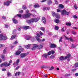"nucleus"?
Masks as SVG:
<instances>
[{"instance_id":"3c124183","label":"nucleus","mask_w":78,"mask_h":78,"mask_svg":"<svg viewBox=\"0 0 78 78\" xmlns=\"http://www.w3.org/2000/svg\"><path fill=\"white\" fill-rule=\"evenodd\" d=\"M51 51H49L48 53V55H51Z\"/></svg>"},{"instance_id":"72a5a7b5","label":"nucleus","mask_w":78,"mask_h":78,"mask_svg":"<svg viewBox=\"0 0 78 78\" xmlns=\"http://www.w3.org/2000/svg\"><path fill=\"white\" fill-rule=\"evenodd\" d=\"M74 7L75 9H78V6H77V5H76V4L74 5Z\"/></svg>"},{"instance_id":"603ef678","label":"nucleus","mask_w":78,"mask_h":78,"mask_svg":"<svg viewBox=\"0 0 78 78\" xmlns=\"http://www.w3.org/2000/svg\"><path fill=\"white\" fill-rule=\"evenodd\" d=\"M55 3L56 5H58V1H57V0H55Z\"/></svg>"},{"instance_id":"a878e982","label":"nucleus","mask_w":78,"mask_h":78,"mask_svg":"<svg viewBox=\"0 0 78 78\" xmlns=\"http://www.w3.org/2000/svg\"><path fill=\"white\" fill-rule=\"evenodd\" d=\"M21 53V51H18L16 52V55H19Z\"/></svg>"},{"instance_id":"ddd939ff","label":"nucleus","mask_w":78,"mask_h":78,"mask_svg":"<svg viewBox=\"0 0 78 78\" xmlns=\"http://www.w3.org/2000/svg\"><path fill=\"white\" fill-rule=\"evenodd\" d=\"M65 37L66 39H67V40H69L70 42H73V39H72V37L68 38L66 36H65Z\"/></svg>"},{"instance_id":"5fc2aeb1","label":"nucleus","mask_w":78,"mask_h":78,"mask_svg":"<svg viewBox=\"0 0 78 78\" xmlns=\"http://www.w3.org/2000/svg\"><path fill=\"white\" fill-rule=\"evenodd\" d=\"M57 12H61V10L60 9H57Z\"/></svg>"},{"instance_id":"423d86ee","label":"nucleus","mask_w":78,"mask_h":78,"mask_svg":"<svg viewBox=\"0 0 78 78\" xmlns=\"http://www.w3.org/2000/svg\"><path fill=\"white\" fill-rule=\"evenodd\" d=\"M26 56H28V54L25 53H22L20 55L21 58H24Z\"/></svg>"},{"instance_id":"4c0bfd02","label":"nucleus","mask_w":78,"mask_h":78,"mask_svg":"<svg viewBox=\"0 0 78 78\" xmlns=\"http://www.w3.org/2000/svg\"><path fill=\"white\" fill-rule=\"evenodd\" d=\"M66 25L67 26H71V24L70 23H66Z\"/></svg>"},{"instance_id":"13d9d810","label":"nucleus","mask_w":78,"mask_h":78,"mask_svg":"<svg viewBox=\"0 0 78 78\" xmlns=\"http://www.w3.org/2000/svg\"><path fill=\"white\" fill-rule=\"evenodd\" d=\"M2 70L3 72H5V71H6V69H5V68H3L2 69Z\"/></svg>"},{"instance_id":"473e14b6","label":"nucleus","mask_w":78,"mask_h":78,"mask_svg":"<svg viewBox=\"0 0 78 78\" xmlns=\"http://www.w3.org/2000/svg\"><path fill=\"white\" fill-rule=\"evenodd\" d=\"M55 30H59V27H58V26H55Z\"/></svg>"},{"instance_id":"4d7b16f0","label":"nucleus","mask_w":78,"mask_h":78,"mask_svg":"<svg viewBox=\"0 0 78 78\" xmlns=\"http://www.w3.org/2000/svg\"><path fill=\"white\" fill-rule=\"evenodd\" d=\"M64 28H65V27H63L62 29V31H63V32H64V31H65L64 30Z\"/></svg>"},{"instance_id":"aec40b11","label":"nucleus","mask_w":78,"mask_h":78,"mask_svg":"<svg viewBox=\"0 0 78 78\" xmlns=\"http://www.w3.org/2000/svg\"><path fill=\"white\" fill-rule=\"evenodd\" d=\"M47 2L48 5H51L52 3V1L51 0H48Z\"/></svg>"},{"instance_id":"0eeeda50","label":"nucleus","mask_w":78,"mask_h":78,"mask_svg":"<svg viewBox=\"0 0 78 78\" xmlns=\"http://www.w3.org/2000/svg\"><path fill=\"white\" fill-rule=\"evenodd\" d=\"M11 2L9 1H7L6 2H5L4 3V5H5L6 6H9V3H11Z\"/></svg>"},{"instance_id":"dca6fc26","label":"nucleus","mask_w":78,"mask_h":78,"mask_svg":"<svg viewBox=\"0 0 78 78\" xmlns=\"http://www.w3.org/2000/svg\"><path fill=\"white\" fill-rule=\"evenodd\" d=\"M21 73L20 72H16L15 74V76H17L18 75V76H19L20 75Z\"/></svg>"},{"instance_id":"b1692460","label":"nucleus","mask_w":78,"mask_h":78,"mask_svg":"<svg viewBox=\"0 0 78 78\" xmlns=\"http://www.w3.org/2000/svg\"><path fill=\"white\" fill-rule=\"evenodd\" d=\"M42 21L43 22V23H45V22H46V19L45 17H42Z\"/></svg>"},{"instance_id":"a19ab883","label":"nucleus","mask_w":78,"mask_h":78,"mask_svg":"<svg viewBox=\"0 0 78 78\" xmlns=\"http://www.w3.org/2000/svg\"><path fill=\"white\" fill-rule=\"evenodd\" d=\"M19 63L16 62H15L14 63H13V65H16V66H17L18 65V64Z\"/></svg>"},{"instance_id":"8fccbe9b","label":"nucleus","mask_w":78,"mask_h":78,"mask_svg":"<svg viewBox=\"0 0 78 78\" xmlns=\"http://www.w3.org/2000/svg\"><path fill=\"white\" fill-rule=\"evenodd\" d=\"M19 68H20V66H17L16 67V68L15 69L16 70H18V69H19Z\"/></svg>"},{"instance_id":"4be33fe9","label":"nucleus","mask_w":78,"mask_h":78,"mask_svg":"<svg viewBox=\"0 0 78 78\" xmlns=\"http://www.w3.org/2000/svg\"><path fill=\"white\" fill-rule=\"evenodd\" d=\"M34 7L35 8H39V7H40V6H39V5L38 4H37L34 5Z\"/></svg>"},{"instance_id":"393cba45","label":"nucleus","mask_w":78,"mask_h":78,"mask_svg":"<svg viewBox=\"0 0 78 78\" xmlns=\"http://www.w3.org/2000/svg\"><path fill=\"white\" fill-rule=\"evenodd\" d=\"M1 58H2L3 61H5V55H1Z\"/></svg>"},{"instance_id":"cd10ccee","label":"nucleus","mask_w":78,"mask_h":78,"mask_svg":"<svg viewBox=\"0 0 78 78\" xmlns=\"http://www.w3.org/2000/svg\"><path fill=\"white\" fill-rule=\"evenodd\" d=\"M25 47L26 49H30V44H28L27 46H26Z\"/></svg>"},{"instance_id":"4468645a","label":"nucleus","mask_w":78,"mask_h":78,"mask_svg":"<svg viewBox=\"0 0 78 78\" xmlns=\"http://www.w3.org/2000/svg\"><path fill=\"white\" fill-rule=\"evenodd\" d=\"M31 37H32L31 36L28 35L25 38V39L26 40L28 41L29 40H30V39L31 38Z\"/></svg>"},{"instance_id":"09e8293b","label":"nucleus","mask_w":78,"mask_h":78,"mask_svg":"<svg viewBox=\"0 0 78 78\" xmlns=\"http://www.w3.org/2000/svg\"><path fill=\"white\" fill-rule=\"evenodd\" d=\"M72 32L73 34H75L76 33V32L74 30L72 31Z\"/></svg>"},{"instance_id":"7c9ffc66","label":"nucleus","mask_w":78,"mask_h":78,"mask_svg":"<svg viewBox=\"0 0 78 78\" xmlns=\"http://www.w3.org/2000/svg\"><path fill=\"white\" fill-rule=\"evenodd\" d=\"M11 73H10L9 72H8L7 73V76L8 77H9V76H11Z\"/></svg>"},{"instance_id":"39448f33","label":"nucleus","mask_w":78,"mask_h":78,"mask_svg":"<svg viewBox=\"0 0 78 78\" xmlns=\"http://www.w3.org/2000/svg\"><path fill=\"white\" fill-rule=\"evenodd\" d=\"M62 15L65 14V15H69V12H67V11H66L65 9H63L62 10Z\"/></svg>"},{"instance_id":"052dcab7","label":"nucleus","mask_w":78,"mask_h":78,"mask_svg":"<svg viewBox=\"0 0 78 78\" xmlns=\"http://www.w3.org/2000/svg\"><path fill=\"white\" fill-rule=\"evenodd\" d=\"M37 36L39 37H41V36L38 33L37 34Z\"/></svg>"},{"instance_id":"7ed1b4c3","label":"nucleus","mask_w":78,"mask_h":78,"mask_svg":"<svg viewBox=\"0 0 78 78\" xmlns=\"http://www.w3.org/2000/svg\"><path fill=\"white\" fill-rule=\"evenodd\" d=\"M7 39V37L6 36H3V34H0V41H5Z\"/></svg>"},{"instance_id":"6e6552de","label":"nucleus","mask_w":78,"mask_h":78,"mask_svg":"<svg viewBox=\"0 0 78 78\" xmlns=\"http://www.w3.org/2000/svg\"><path fill=\"white\" fill-rule=\"evenodd\" d=\"M50 48H56V45L55 44L51 43L50 45Z\"/></svg>"},{"instance_id":"20e7f679","label":"nucleus","mask_w":78,"mask_h":78,"mask_svg":"<svg viewBox=\"0 0 78 78\" xmlns=\"http://www.w3.org/2000/svg\"><path fill=\"white\" fill-rule=\"evenodd\" d=\"M3 66H4L5 67H8L10 66V63H8L7 62H5L3 63H2L0 65V66L2 67Z\"/></svg>"},{"instance_id":"f03ea898","label":"nucleus","mask_w":78,"mask_h":78,"mask_svg":"<svg viewBox=\"0 0 78 78\" xmlns=\"http://www.w3.org/2000/svg\"><path fill=\"white\" fill-rule=\"evenodd\" d=\"M35 14H32L31 13H29L27 14H26L23 15V17L24 18H29L31 16H32L33 17H34Z\"/></svg>"},{"instance_id":"e433bc0d","label":"nucleus","mask_w":78,"mask_h":78,"mask_svg":"<svg viewBox=\"0 0 78 78\" xmlns=\"http://www.w3.org/2000/svg\"><path fill=\"white\" fill-rule=\"evenodd\" d=\"M21 29H22V27L21 26L19 27L18 29V31H20Z\"/></svg>"},{"instance_id":"bb28decb","label":"nucleus","mask_w":78,"mask_h":78,"mask_svg":"<svg viewBox=\"0 0 78 78\" xmlns=\"http://www.w3.org/2000/svg\"><path fill=\"white\" fill-rule=\"evenodd\" d=\"M55 17L56 19H59L60 18V16H59V15L58 14V13L56 14Z\"/></svg>"},{"instance_id":"a18cd8bd","label":"nucleus","mask_w":78,"mask_h":78,"mask_svg":"<svg viewBox=\"0 0 78 78\" xmlns=\"http://www.w3.org/2000/svg\"><path fill=\"white\" fill-rule=\"evenodd\" d=\"M20 51H21V52H22L23 51V48H21V49H19Z\"/></svg>"},{"instance_id":"58836bf2","label":"nucleus","mask_w":78,"mask_h":78,"mask_svg":"<svg viewBox=\"0 0 78 78\" xmlns=\"http://www.w3.org/2000/svg\"><path fill=\"white\" fill-rule=\"evenodd\" d=\"M54 67H53V66H52L51 67V68L49 69V70H53V69H54Z\"/></svg>"},{"instance_id":"2f4dec72","label":"nucleus","mask_w":78,"mask_h":78,"mask_svg":"<svg viewBox=\"0 0 78 78\" xmlns=\"http://www.w3.org/2000/svg\"><path fill=\"white\" fill-rule=\"evenodd\" d=\"M22 8L23 9H27V7H26V6H25V5H23V6Z\"/></svg>"},{"instance_id":"338daca9","label":"nucleus","mask_w":78,"mask_h":78,"mask_svg":"<svg viewBox=\"0 0 78 78\" xmlns=\"http://www.w3.org/2000/svg\"><path fill=\"white\" fill-rule=\"evenodd\" d=\"M50 9V7H46V9H47V10H49V9Z\"/></svg>"},{"instance_id":"49530a36","label":"nucleus","mask_w":78,"mask_h":78,"mask_svg":"<svg viewBox=\"0 0 78 78\" xmlns=\"http://www.w3.org/2000/svg\"><path fill=\"white\" fill-rule=\"evenodd\" d=\"M62 37H60V38L59 40V41L60 42H62Z\"/></svg>"},{"instance_id":"9b49d317","label":"nucleus","mask_w":78,"mask_h":78,"mask_svg":"<svg viewBox=\"0 0 78 78\" xmlns=\"http://www.w3.org/2000/svg\"><path fill=\"white\" fill-rule=\"evenodd\" d=\"M23 28L24 29V30H28L30 29V27L29 26H25L23 27Z\"/></svg>"},{"instance_id":"f257e3e1","label":"nucleus","mask_w":78,"mask_h":78,"mask_svg":"<svg viewBox=\"0 0 78 78\" xmlns=\"http://www.w3.org/2000/svg\"><path fill=\"white\" fill-rule=\"evenodd\" d=\"M39 19L37 18H32L30 20H28L27 21V22L29 24H31V23L34 22H37L39 21Z\"/></svg>"},{"instance_id":"de8ad7c7","label":"nucleus","mask_w":78,"mask_h":78,"mask_svg":"<svg viewBox=\"0 0 78 78\" xmlns=\"http://www.w3.org/2000/svg\"><path fill=\"white\" fill-rule=\"evenodd\" d=\"M73 17L74 19H77V18H78V16L76 15H74L73 16Z\"/></svg>"},{"instance_id":"f3484780","label":"nucleus","mask_w":78,"mask_h":78,"mask_svg":"<svg viewBox=\"0 0 78 78\" xmlns=\"http://www.w3.org/2000/svg\"><path fill=\"white\" fill-rule=\"evenodd\" d=\"M58 8L61 9H62V8H64V5H63L62 4H59Z\"/></svg>"},{"instance_id":"774afa93","label":"nucleus","mask_w":78,"mask_h":78,"mask_svg":"<svg viewBox=\"0 0 78 78\" xmlns=\"http://www.w3.org/2000/svg\"><path fill=\"white\" fill-rule=\"evenodd\" d=\"M36 48H35V47H34V46H33V48H31V49H32V50H35V49H36Z\"/></svg>"},{"instance_id":"f8f14e48","label":"nucleus","mask_w":78,"mask_h":78,"mask_svg":"<svg viewBox=\"0 0 78 78\" xmlns=\"http://www.w3.org/2000/svg\"><path fill=\"white\" fill-rule=\"evenodd\" d=\"M16 37H17L16 35H12L10 39V40H13V39H16Z\"/></svg>"},{"instance_id":"c03bdc74","label":"nucleus","mask_w":78,"mask_h":78,"mask_svg":"<svg viewBox=\"0 0 78 78\" xmlns=\"http://www.w3.org/2000/svg\"><path fill=\"white\" fill-rule=\"evenodd\" d=\"M18 17L20 18L22 17V15L21 14H18L17 15Z\"/></svg>"},{"instance_id":"6e6d98bb","label":"nucleus","mask_w":78,"mask_h":78,"mask_svg":"<svg viewBox=\"0 0 78 78\" xmlns=\"http://www.w3.org/2000/svg\"><path fill=\"white\" fill-rule=\"evenodd\" d=\"M19 62H20V59H19V58H18V59H17L16 60V62H17V63H18Z\"/></svg>"},{"instance_id":"79ce46f5","label":"nucleus","mask_w":78,"mask_h":78,"mask_svg":"<svg viewBox=\"0 0 78 78\" xmlns=\"http://www.w3.org/2000/svg\"><path fill=\"white\" fill-rule=\"evenodd\" d=\"M75 67H78V62L76 63L75 65Z\"/></svg>"},{"instance_id":"412c9836","label":"nucleus","mask_w":78,"mask_h":78,"mask_svg":"<svg viewBox=\"0 0 78 78\" xmlns=\"http://www.w3.org/2000/svg\"><path fill=\"white\" fill-rule=\"evenodd\" d=\"M35 38H36V39L37 41L39 42H41V39H40V38H39V37H38L37 36H36L35 37Z\"/></svg>"},{"instance_id":"f704fd0d","label":"nucleus","mask_w":78,"mask_h":78,"mask_svg":"<svg viewBox=\"0 0 78 78\" xmlns=\"http://www.w3.org/2000/svg\"><path fill=\"white\" fill-rule=\"evenodd\" d=\"M33 45L34 47H35L36 48H38V45H37V44H34Z\"/></svg>"},{"instance_id":"37998d69","label":"nucleus","mask_w":78,"mask_h":78,"mask_svg":"<svg viewBox=\"0 0 78 78\" xmlns=\"http://www.w3.org/2000/svg\"><path fill=\"white\" fill-rule=\"evenodd\" d=\"M3 53H4V54H6V49H5L3 51Z\"/></svg>"},{"instance_id":"1a4fd4ad","label":"nucleus","mask_w":78,"mask_h":78,"mask_svg":"<svg viewBox=\"0 0 78 78\" xmlns=\"http://www.w3.org/2000/svg\"><path fill=\"white\" fill-rule=\"evenodd\" d=\"M71 57V54L69 53L67 55V56H65V59H67L68 58H70Z\"/></svg>"},{"instance_id":"2eb2a0df","label":"nucleus","mask_w":78,"mask_h":78,"mask_svg":"<svg viewBox=\"0 0 78 78\" xmlns=\"http://www.w3.org/2000/svg\"><path fill=\"white\" fill-rule=\"evenodd\" d=\"M59 59L61 61H64L65 59V57L61 56L59 58Z\"/></svg>"},{"instance_id":"bf43d9fd","label":"nucleus","mask_w":78,"mask_h":78,"mask_svg":"<svg viewBox=\"0 0 78 78\" xmlns=\"http://www.w3.org/2000/svg\"><path fill=\"white\" fill-rule=\"evenodd\" d=\"M39 34H40V35H41V36H42V35H43V33L41 31H40Z\"/></svg>"},{"instance_id":"6ab92c4d","label":"nucleus","mask_w":78,"mask_h":78,"mask_svg":"<svg viewBox=\"0 0 78 78\" xmlns=\"http://www.w3.org/2000/svg\"><path fill=\"white\" fill-rule=\"evenodd\" d=\"M13 21V23H18V21H17V20L15 19H12Z\"/></svg>"},{"instance_id":"c756f323","label":"nucleus","mask_w":78,"mask_h":78,"mask_svg":"<svg viewBox=\"0 0 78 78\" xmlns=\"http://www.w3.org/2000/svg\"><path fill=\"white\" fill-rule=\"evenodd\" d=\"M48 56V55L47 54H44L43 55V57H44V58H47V56Z\"/></svg>"},{"instance_id":"e2e57ef3","label":"nucleus","mask_w":78,"mask_h":78,"mask_svg":"<svg viewBox=\"0 0 78 78\" xmlns=\"http://www.w3.org/2000/svg\"><path fill=\"white\" fill-rule=\"evenodd\" d=\"M23 12V10H20L19 11L20 13H22Z\"/></svg>"},{"instance_id":"a211bd4d","label":"nucleus","mask_w":78,"mask_h":78,"mask_svg":"<svg viewBox=\"0 0 78 78\" xmlns=\"http://www.w3.org/2000/svg\"><path fill=\"white\" fill-rule=\"evenodd\" d=\"M43 47V45L42 44H40L39 45H38V48L39 50H41V48H42Z\"/></svg>"},{"instance_id":"5701e85b","label":"nucleus","mask_w":78,"mask_h":78,"mask_svg":"<svg viewBox=\"0 0 78 78\" xmlns=\"http://www.w3.org/2000/svg\"><path fill=\"white\" fill-rule=\"evenodd\" d=\"M57 14V13H56L55 12H52V13H51V14L53 17H54L55 16H56V15Z\"/></svg>"},{"instance_id":"9d476101","label":"nucleus","mask_w":78,"mask_h":78,"mask_svg":"<svg viewBox=\"0 0 78 78\" xmlns=\"http://www.w3.org/2000/svg\"><path fill=\"white\" fill-rule=\"evenodd\" d=\"M54 22H55V23L58 24V23H59V22H60V20L58 19H55V20H54Z\"/></svg>"},{"instance_id":"0e129e2a","label":"nucleus","mask_w":78,"mask_h":78,"mask_svg":"<svg viewBox=\"0 0 78 78\" xmlns=\"http://www.w3.org/2000/svg\"><path fill=\"white\" fill-rule=\"evenodd\" d=\"M73 29H74V30H75L76 29H78V27H73Z\"/></svg>"},{"instance_id":"864d4df0","label":"nucleus","mask_w":78,"mask_h":78,"mask_svg":"<svg viewBox=\"0 0 78 78\" xmlns=\"http://www.w3.org/2000/svg\"><path fill=\"white\" fill-rule=\"evenodd\" d=\"M70 76V74H65V76Z\"/></svg>"},{"instance_id":"69168bd1","label":"nucleus","mask_w":78,"mask_h":78,"mask_svg":"<svg viewBox=\"0 0 78 78\" xmlns=\"http://www.w3.org/2000/svg\"><path fill=\"white\" fill-rule=\"evenodd\" d=\"M72 46L73 48H75V47H76V46H75L73 44H72Z\"/></svg>"},{"instance_id":"c85d7f7f","label":"nucleus","mask_w":78,"mask_h":78,"mask_svg":"<svg viewBox=\"0 0 78 78\" xmlns=\"http://www.w3.org/2000/svg\"><path fill=\"white\" fill-rule=\"evenodd\" d=\"M40 30L42 31H44V32L45 31V28L44 27H41L40 28Z\"/></svg>"},{"instance_id":"c9c22d12","label":"nucleus","mask_w":78,"mask_h":78,"mask_svg":"<svg viewBox=\"0 0 78 78\" xmlns=\"http://www.w3.org/2000/svg\"><path fill=\"white\" fill-rule=\"evenodd\" d=\"M55 55H52L50 56V58L51 59H53V58H55Z\"/></svg>"},{"instance_id":"ea45409f","label":"nucleus","mask_w":78,"mask_h":78,"mask_svg":"<svg viewBox=\"0 0 78 78\" xmlns=\"http://www.w3.org/2000/svg\"><path fill=\"white\" fill-rule=\"evenodd\" d=\"M18 44V42L17 41H15L13 43V44L14 45H16V44Z\"/></svg>"},{"instance_id":"680f3d73","label":"nucleus","mask_w":78,"mask_h":78,"mask_svg":"<svg viewBox=\"0 0 78 78\" xmlns=\"http://www.w3.org/2000/svg\"><path fill=\"white\" fill-rule=\"evenodd\" d=\"M51 51V53H52V54H54V53H55V51H54L53 50H52Z\"/></svg>"}]
</instances>
